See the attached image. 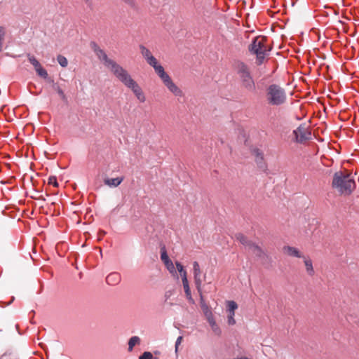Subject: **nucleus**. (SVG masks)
Here are the masks:
<instances>
[{"instance_id":"30","label":"nucleus","mask_w":359,"mask_h":359,"mask_svg":"<svg viewBox=\"0 0 359 359\" xmlns=\"http://www.w3.org/2000/svg\"><path fill=\"white\" fill-rule=\"evenodd\" d=\"M147 62L154 69L156 68L157 67H158L160 65H158V61L156 60V57H154V56H151L149 58V60L147 61Z\"/></svg>"},{"instance_id":"5","label":"nucleus","mask_w":359,"mask_h":359,"mask_svg":"<svg viewBox=\"0 0 359 359\" xmlns=\"http://www.w3.org/2000/svg\"><path fill=\"white\" fill-rule=\"evenodd\" d=\"M236 68L242 86L249 91L255 90V84L249 67L243 62H238Z\"/></svg>"},{"instance_id":"23","label":"nucleus","mask_w":359,"mask_h":359,"mask_svg":"<svg viewBox=\"0 0 359 359\" xmlns=\"http://www.w3.org/2000/svg\"><path fill=\"white\" fill-rule=\"evenodd\" d=\"M193 271H194V278L201 276V271L200 269L199 264L197 262H193Z\"/></svg>"},{"instance_id":"11","label":"nucleus","mask_w":359,"mask_h":359,"mask_svg":"<svg viewBox=\"0 0 359 359\" xmlns=\"http://www.w3.org/2000/svg\"><path fill=\"white\" fill-rule=\"evenodd\" d=\"M163 84L168 88V89L173 93L175 96L181 97L183 95L182 91L173 83L171 78L169 77L166 79Z\"/></svg>"},{"instance_id":"3","label":"nucleus","mask_w":359,"mask_h":359,"mask_svg":"<svg viewBox=\"0 0 359 359\" xmlns=\"http://www.w3.org/2000/svg\"><path fill=\"white\" fill-rule=\"evenodd\" d=\"M116 77L127 88L131 89L140 102H144L145 101V95L142 92V88L139 86L137 82L132 79L126 69H123L116 76Z\"/></svg>"},{"instance_id":"28","label":"nucleus","mask_w":359,"mask_h":359,"mask_svg":"<svg viewBox=\"0 0 359 359\" xmlns=\"http://www.w3.org/2000/svg\"><path fill=\"white\" fill-rule=\"evenodd\" d=\"M57 60L60 65L62 67H66L68 65L67 58L63 55H59L57 57Z\"/></svg>"},{"instance_id":"14","label":"nucleus","mask_w":359,"mask_h":359,"mask_svg":"<svg viewBox=\"0 0 359 359\" xmlns=\"http://www.w3.org/2000/svg\"><path fill=\"white\" fill-rule=\"evenodd\" d=\"M182 284H183V287H184L187 298L189 300L193 302V299L191 297V293L190 287L189 285L187 277L185 276V274H184L183 278H182Z\"/></svg>"},{"instance_id":"12","label":"nucleus","mask_w":359,"mask_h":359,"mask_svg":"<svg viewBox=\"0 0 359 359\" xmlns=\"http://www.w3.org/2000/svg\"><path fill=\"white\" fill-rule=\"evenodd\" d=\"M121 280V276L117 272H113L109 273L106 278V282L107 284L111 285H115L118 284Z\"/></svg>"},{"instance_id":"16","label":"nucleus","mask_w":359,"mask_h":359,"mask_svg":"<svg viewBox=\"0 0 359 359\" xmlns=\"http://www.w3.org/2000/svg\"><path fill=\"white\" fill-rule=\"evenodd\" d=\"M49 82L52 83L53 89L55 90L58 93V95H60L61 99L64 101L67 100V97H66L63 90L60 87L59 84L57 83H55L53 79H50Z\"/></svg>"},{"instance_id":"1","label":"nucleus","mask_w":359,"mask_h":359,"mask_svg":"<svg viewBox=\"0 0 359 359\" xmlns=\"http://www.w3.org/2000/svg\"><path fill=\"white\" fill-rule=\"evenodd\" d=\"M332 188L337 189L341 194H351L355 187L354 180L351 179L349 175H344L342 172H336L334 174Z\"/></svg>"},{"instance_id":"35","label":"nucleus","mask_w":359,"mask_h":359,"mask_svg":"<svg viewBox=\"0 0 359 359\" xmlns=\"http://www.w3.org/2000/svg\"><path fill=\"white\" fill-rule=\"evenodd\" d=\"M48 184H53L55 187H58V182H57V179L54 176H51L48 178Z\"/></svg>"},{"instance_id":"22","label":"nucleus","mask_w":359,"mask_h":359,"mask_svg":"<svg viewBox=\"0 0 359 359\" xmlns=\"http://www.w3.org/2000/svg\"><path fill=\"white\" fill-rule=\"evenodd\" d=\"M27 57L29 62L34 67L35 70L41 66L39 62L34 55H32L29 53L27 54Z\"/></svg>"},{"instance_id":"31","label":"nucleus","mask_w":359,"mask_h":359,"mask_svg":"<svg viewBox=\"0 0 359 359\" xmlns=\"http://www.w3.org/2000/svg\"><path fill=\"white\" fill-rule=\"evenodd\" d=\"M139 359H157V358H154L151 353H150L149 351H145L139 357Z\"/></svg>"},{"instance_id":"4","label":"nucleus","mask_w":359,"mask_h":359,"mask_svg":"<svg viewBox=\"0 0 359 359\" xmlns=\"http://www.w3.org/2000/svg\"><path fill=\"white\" fill-rule=\"evenodd\" d=\"M90 46L99 60H102L104 65L110 69L115 76L123 69V68L115 61L109 59L106 53L101 49L95 41H91Z\"/></svg>"},{"instance_id":"32","label":"nucleus","mask_w":359,"mask_h":359,"mask_svg":"<svg viewBox=\"0 0 359 359\" xmlns=\"http://www.w3.org/2000/svg\"><path fill=\"white\" fill-rule=\"evenodd\" d=\"M176 267L178 271L180 273L182 278H183L184 274H185V276H187V272L184 269V266H182V264H181L180 262H176Z\"/></svg>"},{"instance_id":"18","label":"nucleus","mask_w":359,"mask_h":359,"mask_svg":"<svg viewBox=\"0 0 359 359\" xmlns=\"http://www.w3.org/2000/svg\"><path fill=\"white\" fill-rule=\"evenodd\" d=\"M140 338L137 336L132 337L128 341V351H132L134 346L140 343Z\"/></svg>"},{"instance_id":"38","label":"nucleus","mask_w":359,"mask_h":359,"mask_svg":"<svg viewBox=\"0 0 359 359\" xmlns=\"http://www.w3.org/2000/svg\"><path fill=\"white\" fill-rule=\"evenodd\" d=\"M170 272H172L174 269H172L171 265H169V269H168Z\"/></svg>"},{"instance_id":"37","label":"nucleus","mask_w":359,"mask_h":359,"mask_svg":"<svg viewBox=\"0 0 359 359\" xmlns=\"http://www.w3.org/2000/svg\"><path fill=\"white\" fill-rule=\"evenodd\" d=\"M163 263L166 265L168 269H169V265H171L172 269H175L173 264L170 259H169V261L168 262H163Z\"/></svg>"},{"instance_id":"6","label":"nucleus","mask_w":359,"mask_h":359,"mask_svg":"<svg viewBox=\"0 0 359 359\" xmlns=\"http://www.w3.org/2000/svg\"><path fill=\"white\" fill-rule=\"evenodd\" d=\"M236 239L248 250V251L254 254L263 263H264V262L268 259L267 255L262 249L255 243L249 241L243 234L238 233L236 235Z\"/></svg>"},{"instance_id":"15","label":"nucleus","mask_w":359,"mask_h":359,"mask_svg":"<svg viewBox=\"0 0 359 359\" xmlns=\"http://www.w3.org/2000/svg\"><path fill=\"white\" fill-rule=\"evenodd\" d=\"M123 177L108 178L104 180V184L111 187H116L123 182Z\"/></svg>"},{"instance_id":"27","label":"nucleus","mask_w":359,"mask_h":359,"mask_svg":"<svg viewBox=\"0 0 359 359\" xmlns=\"http://www.w3.org/2000/svg\"><path fill=\"white\" fill-rule=\"evenodd\" d=\"M5 35H6V29H5V27L1 26L0 27V52L2 51L3 43H4Z\"/></svg>"},{"instance_id":"24","label":"nucleus","mask_w":359,"mask_h":359,"mask_svg":"<svg viewBox=\"0 0 359 359\" xmlns=\"http://www.w3.org/2000/svg\"><path fill=\"white\" fill-rule=\"evenodd\" d=\"M36 72L39 76H41L43 79H48V81L50 79L48 78V74L47 71L45 69H43L41 66L40 67H39L38 69H36Z\"/></svg>"},{"instance_id":"21","label":"nucleus","mask_w":359,"mask_h":359,"mask_svg":"<svg viewBox=\"0 0 359 359\" xmlns=\"http://www.w3.org/2000/svg\"><path fill=\"white\" fill-rule=\"evenodd\" d=\"M198 294L200 296V306H201V308L203 312H204V311L210 309V308L208 306V305L206 304V302L204 299L203 291H201V292H198Z\"/></svg>"},{"instance_id":"7","label":"nucleus","mask_w":359,"mask_h":359,"mask_svg":"<svg viewBox=\"0 0 359 359\" xmlns=\"http://www.w3.org/2000/svg\"><path fill=\"white\" fill-rule=\"evenodd\" d=\"M297 142L302 143L311 138V133L306 127L305 124H301L296 130L293 131Z\"/></svg>"},{"instance_id":"17","label":"nucleus","mask_w":359,"mask_h":359,"mask_svg":"<svg viewBox=\"0 0 359 359\" xmlns=\"http://www.w3.org/2000/svg\"><path fill=\"white\" fill-rule=\"evenodd\" d=\"M156 74L160 77L163 83L168 79L170 76L165 72L164 68L161 65L154 69Z\"/></svg>"},{"instance_id":"8","label":"nucleus","mask_w":359,"mask_h":359,"mask_svg":"<svg viewBox=\"0 0 359 359\" xmlns=\"http://www.w3.org/2000/svg\"><path fill=\"white\" fill-rule=\"evenodd\" d=\"M264 38L261 39L259 37H255L252 39L251 44L249 46V50L253 54H257V53L267 52V50L264 45Z\"/></svg>"},{"instance_id":"10","label":"nucleus","mask_w":359,"mask_h":359,"mask_svg":"<svg viewBox=\"0 0 359 359\" xmlns=\"http://www.w3.org/2000/svg\"><path fill=\"white\" fill-rule=\"evenodd\" d=\"M252 154L255 158V161L257 164V166L262 170H265L266 168V165L264 162V154L259 149H254L252 150Z\"/></svg>"},{"instance_id":"26","label":"nucleus","mask_w":359,"mask_h":359,"mask_svg":"<svg viewBox=\"0 0 359 359\" xmlns=\"http://www.w3.org/2000/svg\"><path fill=\"white\" fill-rule=\"evenodd\" d=\"M227 306L229 313H235V310L238 308V305L234 301H228Z\"/></svg>"},{"instance_id":"13","label":"nucleus","mask_w":359,"mask_h":359,"mask_svg":"<svg viewBox=\"0 0 359 359\" xmlns=\"http://www.w3.org/2000/svg\"><path fill=\"white\" fill-rule=\"evenodd\" d=\"M283 250H284L285 253H286L287 255H288L290 256L295 257H302L301 253L299 252V251L294 247L285 246L283 248Z\"/></svg>"},{"instance_id":"29","label":"nucleus","mask_w":359,"mask_h":359,"mask_svg":"<svg viewBox=\"0 0 359 359\" xmlns=\"http://www.w3.org/2000/svg\"><path fill=\"white\" fill-rule=\"evenodd\" d=\"M266 54H267V52L257 53V54H256L257 63L258 65H261L263 63Z\"/></svg>"},{"instance_id":"19","label":"nucleus","mask_w":359,"mask_h":359,"mask_svg":"<svg viewBox=\"0 0 359 359\" xmlns=\"http://www.w3.org/2000/svg\"><path fill=\"white\" fill-rule=\"evenodd\" d=\"M140 49L141 54L142 55L144 58L146 60V61L149 60V58L151 56H153L152 54L151 53L150 50L149 49H147L144 46L140 45Z\"/></svg>"},{"instance_id":"25","label":"nucleus","mask_w":359,"mask_h":359,"mask_svg":"<svg viewBox=\"0 0 359 359\" xmlns=\"http://www.w3.org/2000/svg\"><path fill=\"white\" fill-rule=\"evenodd\" d=\"M194 283L198 292H201L202 290V279L201 276L194 277Z\"/></svg>"},{"instance_id":"2","label":"nucleus","mask_w":359,"mask_h":359,"mask_svg":"<svg viewBox=\"0 0 359 359\" xmlns=\"http://www.w3.org/2000/svg\"><path fill=\"white\" fill-rule=\"evenodd\" d=\"M266 100L268 103L273 106H279L284 104L287 99L285 90L277 84H271L266 89Z\"/></svg>"},{"instance_id":"34","label":"nucleus","mask_w":359,"mask_h":359,"mask_svg":"<svg viewBox=\"0 0 359 359\" xmlns=\"http://www.w3.org/2000/svg\"><path fill=\"white\" fill-rule=\"evenodd\" d=\"M235 313H229L228 315V324L230 325H233L236 323V320L234 319Z\"/></svg>"},{"instance_id":"39","label":"nucleus","mask_w":359,"mask_h":359,"mask_svg":"<svg viewBox=\"0 0 359 359\" xmlns=\"http://www.w3.org/2000/svg\"><path fill=\"white\" fill-rule=\"evenodd\" d=\"M86 3H88L89 0H84Z\"/></svg>"},{"instance_id":"36","label":"nucleus","mask_w":359,"mask_h":359,"mask_svg":"<svg viewBox=\"0 0 359 359\" xmlns=\"http://www.w3.org/2000/svg\"><path fill=\"white\" fill-rule=\"evenodd\" d=\"M182 340V337L180 336L177 337L176 341H175V351H177L178 346L181 344V341Z\"/></svg>"},{"instance_id":"20","label":"nucleus","mask_w":359,"mask_h":359,"mask_svg":"<svg viewBox=\"0 0 359 359\" xmlns=\"http://www.w3.org/2000/svg\"><path fill=\"white\" fill-rule=\"evenodd\" d=\"M304 264L308 274L310 276H313L314 273V270L313 268L312 261L309 259H305Z\"/></svg>"},{"instance_id":"33","label":"nucleus","mask_w":359,"mask_h":359,"mask_svg":"<svg viewBox=\"0 0 359 359\" xmlns=\"http://www.w3.org/2000/svg\"><path fill=\"white\" fill-rule=\"evenodd\" d=\"M161 259L163 261V262H168L170 259V258L167 254V252L164 249L161 250Z\"/></svg>"},{"instance_id":"9","label":"nucleus","mask_w":359,"mask_h":359,"mask_svg":"<svg viewBox=\"0 0 359 359\" xmlns=\"http://www.w3.org/2000/svg\"><path fill=\"white\" fill-rule=\"evenodd\" d=\"M207 321L208 322L210 326L212 332L217 336H219L222 334V330L220 327L217 325L216 321L214 318L211 309H208L204 312H203Z\"/></svg>"}]
</instances>
